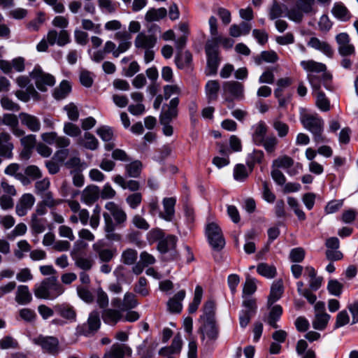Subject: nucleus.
Here are the masks:
<instances>
[{"instance_id": "obj_29", "label": "nucleus", "mask_w": 358, "mask_h": 358, "mask_svg": "<svg viewBox=\"0 0 358 358\" xmlns=\"http://www.w3.org/2000/svg\"><path fill=\"white\" fill-rule=\"evenodd\" d=\"M186 292L182 289L178 292L167 302L168 310L173 313H179L182 309V301L185 299Z\"/></svg>"}, {"instance_id": "obj_63", "label": "nucleus", "mask_w": 358, "mask_h": 358, "mask_svg": "<svg viewBox=\"0 0 358 358\" xmlns=\"http://www.w3.org/2000/svg\"><path fill=\"white\" fill-rule=\"evenodd\" d=\"M350 318L349 314L346 310H343L340 311L337 315L336 319V322L334 324L335 329H338L350 323Z\"/></svg>"}, {"instance_id": "obj_43", "label": "nucleus", "mask_w": 358, "mask_h": 358, "mask_svg": "<svg viewBox=\"0 0 358 358\" xmlns=\"http://www.w3.org/2000/svg\"><path fill=\"white\" fill-rule=\"evenodd\" d=\"M215 303L213 300L207 301L203 306V314L201 316V319L203 321H215Z\"/></svg>"}, {"instance_id": "obj_17", "label": "nucleus", "mask_w": 358, "mask_h": 358, "mask_svg": "<svg viewBox=\"0 0 358 358\" xmlns=\"http://www.w3.org/2000/svg\"><path fill=\"white\" fill-rule=\"evenodd\" d=\"M96 134L105 142L104 148L106 150L110 151L115 147L114 132L111 127L106 125L100 126L96 129Z\"/></svg>"}, {"instance_id": "obj_33", "label": "nucleus", "mask_w": 358, "mask_h": 358, "mask_svg": "<svg viewBox=\"0 0 358 358\" xmlns=\"http://www.w3.org/2000/svg\"><path fill=\"white\" fill-rule=\"evenodd\" d=\"M282 281L279 280L273 282L271 287L270 294L268 298V305L271 306L275 301L279 300L283 293Z\"/></svg>"}, {"instance_id": "obj_49", "label": "nucleus", "mask_w": 358, "mask_h": 358, "mask_svg": "<svg viewBox=\"0 0 358 358\" xmlns=\"http://www.w3.org/2000/svg\"><path fill=\"white\" fill-rule=\"evenodd\" d=\"M331 12L335 17L342 21H347L350 17V12L342 3H335Z\"/></svg>"}, {"instance_id": "obj_64", "label": "nucleus", "mask_w": 358, "mask_h": 358, "mask_svg": "<svg viewBox=\"0 0 358 358\" xmlns=\"http://www.w3.org/2000/svg\"><path fill=\"white\" fill-rule=\"evenodd\" d=\"M343 284L337 280H330L327 285V289L332 295L339 296L342 293Z\"/></svg>"}, {"instance_id": "obj_41", "label": "nucleus", "mask_w": 358, "mask_h": 358, "mask_svg": "<svg viewBox=\"0 0 358 358\" xmlns=\"http://www.w3.org/2000/svg\"><path fill=\"white\" fill-rule=\"evenodd\" d=\"M30 227L36 234H41L46 229L45 219L38 217L37 214H31Z\"/></svg>"}, {"instance_id": "obj_34", "label": "nucleus", "mask_w": 358, "mask_h": 358, "mask_svg": "<svg viewBox=\"0 0 358 358\" xmlns=\"http://www.w3.org/2000/svg\"><path fill=\"white\" fill-rule=\"evenodd\" d=\"M182 340L180 334H177L173 339L170 347L162 348L159 353L162 355L179 353L182 349Z\"/></svg>"}, {"instance_id": "obj_21", "label": "nucleus", "mask_w": 358, "mask_h": 358, "mask_svg": "<svg viewBox=\"0 0 358 358\" xmlns=\"http://www.w3.org/2000/svg\"><path fill=\"white\" fill-rule=\"evenodd\" d=\"M55 312L62 318L66 320L67 323L76 321L77 313L75 308L69 303L57 304L55 307Z\"/></svg>"}, {"instance_id": "obj_54", "label": "nucleus", "mask_w": 358, "mask_h": 358, "mask_svg": "<svg viewBox=\"0 0 358 358\" xmlns=\"http://www.w3.org/2000/svg\"><path fill=\"white\" fill-rule=\"evenodd\" d=\"M257 273L266 278H273L277 273L276 268L273 265H268L266 263H261L257 267Z\"/></svg>"}, {"instance_id": "obj_3", "label": "nucleus", "mask_w": 358, "mask_h": 358, "mask_svg": "<svg viewBox=\"0 0 358 358\" xmlns=\"http://www.w3.org/2000/svg\"><path fill=\"white\" fill-rule=\"evenodd\" d=\"M64 292L63 286L55 276L45 278L41 283L35 285L34 289V293L36 298L48 300L56 299L62 294Z\"/></svg>"}, {"instance_id": "obj_1", "label": "nucleus", "mask_w": 358, "mask_h": 358, "mask_svg": "<svg viewBox=\"0 0 358 358\" xmlns=\"http://www.w3.org/2000/svg\"><path fill=\"white\" fill-rule=\"evenodd\" d=\"M152 238L157 241V250L163 255L166 261L177 260L179 253L176 250L177 236L171 234L166 235L162 229H155L150 231Z\"/></svg>"}, {"instance_id": "obj_59", "label": "nucleus", "mask_w": 358, "mask_h": 358, "mask_svg": "<svg viewBox=\"0 0 358 358\" xmlns=\"http://www.w3.org/2000/svg\"><path fill=\"white\" fill-rule=\"evenodd\" d=\"M96 303L99 308L106 309L109 304V298L107 293L99 287L96 290Z\"/></svg>"}, {"instance_id": "obj_6", "label": "nucleus", "mask_w": 358, "mask_h": 358, "mask_svg": "<svg viewBox=\"0 0 358 358\" xmlns=\"http://www.w3.org/2000/svg\"><path fill=\"white\" fill-rule=\"evenodd\" d=\"M206 234L213 250L219 251L225 245L222 230L217 223H209L206 227Z\"/></svg>"}, {"instance_id": "obj_20", "label": "nucleus", "mask_w": 358, "mask_h": 358, "mask_svg": "<svg viewBox=\"0 0 358 358\" xmlns=\"http://www.w3.org/2000/svg\"><path fill=\"white\" fill-rule=\"evenodd\" d=\"M132 350L130 347L124 344H113L110 350L105 353L103 358H124L131 357Z\"/></svg>"}, {"instance_id": "obj_26", "label": "nucleus", "mask_w": 358, "mask_h": 358, "mask_svg": "<svg viewBox=\"0 0 358 358\" xmlns=\"http://www.w3.org/2000/svg\"><path fill=\"white\" fill-rule=\"evenodd\" d=\"M179 104V99L178 97H174L169 101L167 108H164L163 112L160 115V122H170L172 119L175 118L178 115V106Z\"/></svg>"}, {"instance_id": "obj_10", "label": "nucleus", "mask_w": 358, "mask_h": 358, "mask_svg": "<svg viewBox=\"0 0 358 358\" xmlns=\"http://www.w3.org/2000/svg\"><path fill=\"white\" fill-rule=\"evenodd\" d=\"M30 76L34 80L37 88L41 91H46L48 87H52L55 83V77L43 72L40 66H35L30 73Z\"/></svg>"}, {"instance_id": "obj_40", "label": "nucleus", "mask_w": 358, "mask_h": 358, "mask_svg": "<svg viewBox=\"0 0 358 358\" xmlns=\"http://www.w3.org/2000/svg\"><path fill=\"white\" fill-rule=\"evenodd\" d=\"M264 157V152L259 150H254L246 158V164L252 172L256 164H260Z\"/></svg>"}, {"instance_id": "obj_37", "label": "nucleus", "mask_w": 358, "mask_h": 358, "mask_svg": "<svg viewBox=\"0 0 358 358\" xmlns=\"http://www.w3.org/2000/svg\"><path fill=\"white\" fill-rule=\"evenodd\" d=\"M32 299L31 294L27 285H20L17 287L15 301L17 303L25 305L31 302Z\"/></svg>"}, {"instance_id": "obj_31", "label": "nucleus", "mask_w": 358, "mask_h": 358, "mask_svg": "<svg viewBox=\"0 0 358 358\" xmlns=\"http://www.w3.org/2000/svg\"><path fill=\"white\" fill-rule=\"evenodd\" d=\"M77 144L90 150H95L99 147V141L90 132H85L84 135L79 138Z\"/></svg>"}, {"instance_id": "obj_25", "label": "nucleus", "mask_w": 358, "mask_h": 358, "mask_svg": "<svg viewBox=\"0 0 358 358\" xmlns=\"http://www.w3.org/2000/svg\"><path fill=\"white\" fill-rule=\"evenodd\" d=\"M93 250L98 255L99 259L103 262H110L114 257L116 250L105 248L102 241H97L92 245Z\"/></svg>"}, {"instance_id": "obj_4", "label": "nucleus", "mask_w": 358, "mask_h": 358, "mask_svg": "<svg viewBox=\"0 0 358 358\" xmlns=\"http://www.w3.org/2000/svg\"><path fill=\"white\" fill-rule=\"evenodd\" d=\"M300 65L303 69L307 72V79L312 89L317 90L321 88V78L320 74L323 75L326 72V65L313 59L303 60L300 62Z\"/></svg>"}, {"instance_id": "obj_22", "label": "nucleus", "mask_w": 358, "mask_h": 358, "mask_svg": "<svg viewBox=\"0 0 358 358\" xmlns=\"http://www.w3.org/2000/svg\"><path fill=\"white\" fill-rule=\"evenodd\" d=\"M101 317L104 323L115 326L118 322L122 320L123 312L120 308H106L103 310Z\"/></svg>"}, {"instance_id": "obj_55", "label": "nucleus", "mask_w": 358, "mask_h": 358, "mask_svg": "<svg viewBox=\"0 0 358 358\" xmlns=\"http://www.w3.org/2000/svg\"><path fill=\"white\" fill-rule=\"evenodd\" d=\"M251 172L248 170L246 166L242 164H236L234 168V178L236 181H245Z\"/></svg>"}, {"instance_id": "obj_32", "label": "nucleus", "mask_w": 358, "mask_h": 358, "mask_svg": "<svg viewBox=\"0 0 358 358\" xmlns=\"http://www.w3.org/2000/svg\"><path fill=\"white\" fill-rule=\"evenodd\" d=\"M202 339L208 338L215 339L218 335V329L215 321H204V324L200 328Z\"/></svg>"}, {"instance_id": "obj_38", "label": "nucleus", "mask_w": 358, "mask_h": 358, "mask_svg": "<svg viewBox=\"0 0 358 358\" xmlns=\"http://www.w3.org/2000/svg\"><path fill=\"white\" fill-rule=\"evenodd\" d=\"M115 224L108 215H104V231L106 233V238L109 240L118 241L121 236L118 234L114 233Z\"/></svg>"}, {"instance_id": "obj_46", "label": "nucleus", "mask_w": 358, "mask_h": 358, "mask_svg": "<svg viewBox=\"0 0 358 358\" xmlns=\"http://www.w3.org/2000/svg\"><path fill=\"white\" fill-rule=\"evenodd\" d=\"M134 291L136 294L141 296H147L150 294V288L148 280L142 276L134 285Z\"/></svg>"}, {"instance_id": "obj_18", "label": "nucleus", "mask_w": 358, "mask_h": 358, "mask_svg": "<svg viewBox=\"0 0 358 358\" xmlns=\"http://www.w3.org/2000/svg\"><path fill=\"white\" fill-rule=\"evenodd\" d=\"M41 139L49 145L55 144L57 148H64L69 146L70 139L64 136H58L56 132H46L41 134Z\"/></svg>"}, {"instance_id": "obj_53", "label": "nucleus", "mask_w": 358, "mask_h": 358, "mask_svg": "<svg viewBox=\"0 0 358 358\" xmlns=\"http://www.w3.org/2000/svg\"><path fill=\"white\" fill-rule=\"evenodd\" d=\"M142 163L139 160H135L125 166L127 176L130 178H138L140 176L142 170Z\"/></svg>"}, {"instance_id": "obj_23", "label": "nucleus", "mask_w": 358, "mask_h": 358, "mask_svg": "<svg viewBox=\"0 0 358 358\" xmlns=\"http://www.w3.org/2000/svg\"><path fill=\"white\" fill-rule=\"evenodd\" d=\"M307 45L328 57H331L334 55V50L331 45L327 41H322L317 37H311L308 41Z\"/></svg>"}, {"instance_id": "obj_2", "label": "nucleus", "mask_w": 358, "mask_h": 358, "mask_svg": "<svg viewBox=\"0 0 358 358\" xmlns=\"http://www.w3.org/2000/svg\"><path fill=\"white\" fill-rule=\"evenodd\" d=\"M300 122L303 127L310 131L316 143L327 142V138L323 135L324 121L317 113L306 112L301 113Z\"/></svg>"}, {"instance_id": "obj_35", "label": "nucleus", "mask_w": 358, "mask_h": 358, "mask_svg": "<svg viewBox=\"0 0 358 358\" xmlns=\"http://www.w3.org/2000/svg\"><path fill=\"white\" fill-rule=\"evenodd\" d=\"M282 314V307L280 305H275L271 307L265 322H266L271 327L278 329V325L277 324V322L280 319Z\"/></svg>"}, {"instance_id": "obj_48", "label": "nucleus", "mask_w": 358, "mask_h": 358, "mask_svg": "<svg viewBox=\"0 0 358 358\" xmlns=\"http://www.w3.org/2000/svg\"><path fill=\"white\" fill-rule=\"evenodd\" d=\"M40 196L41 197V202L50 209L55 208L62 202V200L59 199H55L52 192L50 191L44 192Z\"/></svg>"}, {"instance_id": "obj_44", "label": "nucleus", "mask_w": 358, "mask_h": 358, "mask_svg": "<svg viewBox=\"0 0 358 358\" xmlns=\"http://www.w3.org/2000/svg\"><path fill=\"white\" fill-rule=\"evenodd\" d=\"M90 219V213L85 208H81L77 213L72 214L69 217V222L71 224H77L80 222L83 225L85 226L88 224Z\"/></svg>"}, {"instance_id": "obj_60", "label": "nucleus", "mask_w": 358, "mask_h": 358, "mask_svg": "<svg viewBox=\"0 0 358 358\" xmlns=\"http://www.w3.org/2000/svg\"><path fill=\"white\" fill-rule=\"evenodd\" d=\"M125 200L130 208L136 209L142 202L143 194L141 192H134L129 194Z\"/></svg>"}, {"instance_id": "obj_8", "label": "nucleus", "mask_w": 358, "mask_h": 358, "mask_svg": "<svg viewBox=\"0 0 358 358\" xmlns=\"http://www.w3.org/2000/svg\"><path fill=\"white\" fill-rule=\"evenodd\" d=\"M105 208L108 213H103V217L107 215L113 220L115 227H123L127 220V215L126 212L117 204L113 201L107 202L105 205Z\"/></svg>"}, {"instance_id": "obj_45", "label": "nucleus", "mask_w": 358, "mask_h": 358, "mask_svg": "<svg viewBox=\"0 0 358 358\" xmlns=\"http://www.w3.org/2000/svg\"><path fill=\"white\" fill-rule=\"evenodd\" d=\"M71 86L69 82L63 80L59 87L55 89L53 96L57 100L65 99L71 92Z\"/></svg>"}, {"instance_id": "obj_57", "label": "nucleus", "mask_w": 358, "mask_h": 358, "mask_svg": "<svg viewBox=\"0 0 358 358\" xmlns=\"http://www.w3.org/2000/svg\"><path fill=\"white\" fill-rule=\"evenodd\" d=\"M192 59V54L189 51L178 52L175 58V62L179 69H183L188 66Z\"/></svg>"}, {"instance_id": "obj_28", "label": "nucleus", "mask_w": 358, "mask_h": 358, "mask_svg": "<svg viewBox=\"0 0 358 358\" xmlns=\"http://www.w3.org/2000/svg\"><path fill=\"white\" fill-rule=\"evenodd\" d=\"M19 117L22 124L25 126L29 130L33 132L40 131L41 121L37 117L26 113H21Z\"/></svg>"}, {"instance_id": "obj_15", "label": "nucleus", "mask_w": 358, "mask_h": 358, "mask_svg": "<svg viewBox=\"0 0 358 358\" xmlns=\"http://www.w3.org/2000/svg\"><path fill=\"white\" fill-rule=\"evenodd\" d=\"M157 38L155 34L140 32L134 41V45L137 49L148 50L154 48L157 44Z\"/></svg>"}, {"instance_id": "obj_36", "label": "nucleus", "mask_w": 358, "mask_h": 358, "mask_svg": "<svg viewBox=\"0 0 358 358\" xmlns=\"http://www.w3.org/2000/svg\"><path fill=\"white\" fill-rule=\"evenodd\" d=\"M220 89V85L217 80H208L206 83L205 92L208 101L217 100Z\"/></svg>"}, {"instance_id": "obj_61", "label": "nucleus", "mask_w": 358, "mask_h": 358, "mask_svg": "<svg viewBox=\"0 0 358 358\" xmlns=\"http://www.w3.org/2000/svg\"><path fill=\"white\" fill-rule=\"evenodd\" d=\"M285 16L288 17L290 20L299 23L302 21L303 18V13L300 10L299 8L295 4V6L291 8L285 14Z\"/></svg>"}, {"instance_id": "obj_27", "label": "nucleus", "mask_w": 358, "mask_h": 358, "mask_svg": "<svg viewBox=\"0 0 358 358\" xmlns=\"http://www.w3.org/2000/svg\"><path fill=\"white\" fill-rule=\"evenodd\" d=\"M176 203L174 197L164 198L162 201L164 210L159 214V217L166 222H171L175 215Z\"/></svg>"}, {"instance_id": "obj_11", "label": "nucleus", "mask_w": 358, "mask_h": 358, "mask_svg": "<svg viewBox=\"0 0 358 358\" xmlns=\"http://www.w3.org/2000/svg\"><path fill=\"white\" fill-rule=\"evenodd\" d=\"M100 326V314L99 311L93 310L89 314L87 323L77 327L76 332L79 335L89 336L94 334Z\"/></svg>"}, {"instance_id": "obj_7", "label": "nucleus", "mask_w": 358, "mask_h": 358, "mask_svg": "<svg viewBox=\"0 0 358 358\" xmlns=\"http://www.w3.org/2000/svg\"><path fill=\"white\" fill-rule=\"evenodd\" d=\"M218 43L212 38L207 41L205 46V51L207 56V65L209 70L208 75H215L217 73L220 63L218 57Z\"/></svg>"}, {"instance_id": "obj_51", "label": "nucleus", "mask_w": 358, "mask_h": 358, "mask_svg": "<svg viewBox=\"0 0 358 358\" xmlns=\"http://www.w3.org/2000/svg\"><path fill=\"white\" fill-rule=\"evenodd\" d=\"M73 259L74 260L75 265L83 270V271H89L90 270L94 264L93 260L90 258L82 255H76L73 256L72 255Z\"/></svg>"}, {"instance_id": "obj_56", "label": "nucleus", "mask_w": 358, "mask_h": 358, "mask_svg": "<svg viewBox=\"0 0 358 358\" xmlns=\"http://www.w3.org/2000/svg\"><path fill=\"white\" fill-rule=\"evenodd\" d=\"M294 165V162L292 158L287 155H284L278 157L273 161L272 166L277 169L281 168L287 170Z\"/></svg>"}, {"instance_id": "obj_58", "label": "nucleus", "mask_w": 358, "mask_h": 358, "mask_svg": "<svg viewBox=\"0 0 358 358\" xmlns=\"http://www.w3.org/2000/svg\"><path fill=\"white\" fill-rule=\"evenodd\" d=\"M272 127L280 138L285 137L289 131V125L278 118H275L273 120Z\"/></svg>"}, {"instance_id": "obj_52", "label": "nucleus", "mask_w": 358, "mask_h": 358, "mask_svg": "<svg viewBox=\"0 0 358 358\" xmlns=\"http://www.w3.org/2000/svg\"><path fill=\"white\" fill-rule=\"evenodd\" d=\"M313 94L316 96V106L322 111H328L330 109V103L320 88L317 90H313Z\"/></svg>"}, {"instance_id": "obj_14", "label": "nucleus", "mask_w": 358, "mask_h": 358, "mask_svg": "<svg viewBox=\"0 0 358 358\" xmlns=\"http://www.w3.org/2000/svg\"><path fill=\"white\" fill-rule=\"evenodd\" d=\"M35 201L36 199L33 194L30 193L22 194L15 206L16 214L20 217L26 215L34 206Z\"/></svg>"}, {"instance_id": "obj_16", "label": "nucleus", "mask_w": 358, "mask_h": 358, "mask_svg": "<svg viewBox=\"0 0 358 358\" xmlns=\"http://www.w3.org/2000/svg\"><path fill=\"white\" fill-rule=\"evenodd\" d=\"M36 343L49 354L55 355L59 352V341L55 337L40 336L36 339Z\"/></svg>"}, {"instance_id": "obj_19", "label": "nucleus", "mask_w": 358, "mask_h": 358, "mask_svg": "<svg viewBox=\"0 0 358 358\" xmlns=\"http://www.w3.org/2000/svg\"><path fill=\"white\" fill-rule=\"evenodd\" d=\"M14 145L11 136L7 132L0 133V156L11 159L13 156Z\"/></svg>"}, {"instance_id": "obj_62", "label": "nucleus", "mask_w": 358, "mask_h": 358, "mask_svg": "<svg viewBox=\"0 0 358 358\" xmlns=\"http://www.w3.org/2000/svg\"><path fill=\"white\" fill-rule=\"evenodd\" d=\"M63 131L65 134L73 138L80 136L82 132L78 126L69 122L64 123Z\"/></svg>"}, {"instance_id": "obj_13", "label": "nucleus", "mask_w": 358, "mask_h": 358, "mask_svg": "<svg viewBox=\"0 0 358 358\" xmlns=\"http://www.w3.org/2000/svg\"><path fill=\"white\" fill-rule=\"evenodd\" d=\"M336 41L338 44V51L341 56L347 57L355 54V46L350 43V38L347 33L337 34Z\"/></svg>"}, {"instance_id": "obj_47", "label": "nucleus", "mask_w": 358, "mask_h": 358, "mask_svg": "<svg viewBox=\"0 0 358 358\" xmlns=\"http://www.w3.org/2000/svg\"><path fill=\"white\" fill-rule=\"evenodd\" d=\"M331 316L328 313H315V318L313 320V327L317 330H324L329 321Z\"/></svg>"}, {"instance_id": "obj_5", "label": "nucleus", "mask_w": 358, "mask_h": 358, "mask_svg": "<svg viewBox=\"0 0 358 358\" xmlns=\"http://www.w3.org/2000/svg\"><path fill=\"white\" fill-rule=\"evenodd\" d=\"M70 43V36L66 30L57 31L55 29L50 30L46 36L44 37L36 45L38 52H45L49 45L57 44L59 46H64Z\"/></svg>"}, {"instance_id": "obj_12", "label": "nucleus", "mask_w": 358, "mask_h": 358, "mask_svg": "<svg viewBox=\"0 0 358 358\" xmlns=\"http://www.w3.org/2000/svg\"><path fill=\"white\" fill-rule=\"evenodd\" d=\"M138 304L136 294L131 292H127L122 299L119 297H114L111 300L112 306L120 308L123 313L136 308Z\"/></svg>"}, {"instance_id": "obj_42", "label": "nucleus", "mask_w": 358, "mask_h": 358, "mask_svg": "<svg viewBox=\"0 0 358 358\" xmlns=\"http://www.w3.org/2000/svg\"><path fill=\"white\" fill-rule=\"evenodd\" d=\"M138 259V252L133 248H127L121 254L120 261L125 265H133Z\"/></svg>"}, {"instance_id": "obj_24", "label": "nucleus", "mask_w": 358, "mask_h": 358, "mask_svg": "<svg viewBox=\"0 0 358 358\" xmlns=\"http://www.w3.org/2000/svg\"><path fill=\"white\" fill-rule=\"evenodd\" d=\"M100 197V189L96 185L87 186L81 194V201L87 206L95 203Z\"/></svg>"}, {"instance_id": "obj_50", "label": "nucleus", "mask_w": 358, "mask_h": 358, "mask_svg": "<svg viewBox=\"0 0 358 358\" xmlns=\"http://www.w3.org/2000/svg\"><path fill=\"white\" fill-rule=\"evenodd\" d=\"M278 144V138L274 136H267L263 143L258 144L259 146H262L267 154L273 155L277 149Z\"/></svg>"}, {"instance_id": "obj_30", "label": "nucleus", "mask_w": 358, "mask_h": 358, "mask_svg": "<svg viewBox=\"0 0 358 358\" xmlns=\"http://www.w3.org/2000/svg\"><path fill=\"white\" fill-rule=\"evenodd\" d=\"M267 126L263 121H260L252 126V141L257 145L259 143H263V141L267 137Z\"/></svg>"}, {"instance_id": "obj_9", "label": "nucleus", "mask_w": 358, "mask_h": 358, "mask_svg": "<svg viewBox=\"0 0 358 358\" xmlns=\"http://www.w3.org/2000/svg\"><path fill=\"white\" fill-rule=\"evenodd\" d=\"M222 96L224 100L231 102L233 99H242L244 96V86L236 81L224 82L222 85Z\"/></svg>"}, {"instance_id": "obj_39", "label": "nucleus", "mask_w": 358, "mask_h": 358, "mask_svg": "<svg viewBox=\"0 0 358 358\" xmlns=\"http://www.w3.org/2000/svg\"><path fill=\"white\" fill-rule=\"evenodd\" d=\"M167 15L165 8H150L145 15V20L148 22L159 21L164 19Z\"/></svg>"}]
</instances>
